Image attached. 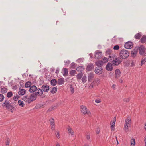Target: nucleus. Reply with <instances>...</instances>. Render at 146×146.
<instances>
[{
  "instance_id": "nucleus-35",
  "label": "nucleus",
  "mask_w": 146,
  "mask_h": 146,
  "mask_svg": "<svg viewBox=\"0 0 146 146\" xmlns=\"http://www.w3.org/2000/svg\"><path fill=\"white\" fill-rule=\"evenodd\" d=\"M141 37V34L140 33H139L135 36V38L137 39H139V38Z\"/></svg>"
},
{
  "instance_id": "nucleus-9",
  "label": "nucleus",
  "mask_w": 146,
  "mask_h": 146,
  "mask_svg": "<svg viewBox=\"0 0 146 146\" xmlns=\"http://www.w3.org/2000/svg\"><path fill=\"white\" fill-rule=\"evenodd\" d=\"M139 52L141 55H143L145 52V48L143 45H141L139 48Z\"/></svg>"
},
{
  "instance_id": "nucleus-28",
  "label": "nucleus",
  "mask_w": 146,
  "mask_h": 146,
  "mask_svg": "<svg viewBox=\"0 0 146 146\" xmlns=\"http://www.w3.org/2000/svg\"><path fill=\"white\" fill-rule=\"evenodd\" d=\"M18 103L19 105L21 107H23L24 106L25 104L23 101L19 100L18 102Z\"/></svg>"
},
{
  "instance_id": "nucleus-38",
  "label": "nucleus",
  "mask_w": 146,
  "mask_h": 146,
  "mask_svg": "<svg viewBox=\"0 0 146 146\" xmlns=\"http://www.w3.org/2000/svg\"><path fill=\"white\" fill-rule=\"evenodd\" d=\"M116 121V117H114V119L112 121H111L110 123V125H115V123Z\"/></svg>"
},
{
  "instance_id": "nucleus-57",
  "label": "nucleus",
  "mask_w": 146,
  "mask_h": 146,
  "mask_svg": "<svg viewBox=\"0 0 146 146\" xmlns=\"http://www.w3.org/2000/svg\"><path fill=\"white\" fill-rule=\"evenodd\" d=\"M75 65V63L74 62H72L71 64V66L72 67H74V66Z\"/></svg>"
},
{
  "instance_id": "nucleus-16",
  "label": "nucleus",
  "mask_w": 146,
  "mask_h": 146,
  "mask_svg": "<svg viewBox=\"0 0 146 146\" xmlns=\"http://www.w3.org/2000/svg\"><path fill=\"white\" fill-rule=\"evenodd\" d=\"M138 49L137 48H135V49L132 51L131 55L132 57H135L136 56L138 52Z\"/></svg>"
},
{
  "instance_id": "nucleus-25",
  "label": "nucleus",
  "mask_w": 146,
  "mask_h": 146,
  "mask_svg": "<svg viewBox=\"0 0 146 146\" xmlns=\"http://www.w3.org/2000/svg\"><path fill=\"white\" fill-rule=\"evenodd\" d=\"M57 90V88L56 87H54L51 90L50 92L52 94L55 93L56 92Z\"/></svg>"
},
{
  "instance_id": "nucleus-2",
  "label": "nucleus",
  "mask_w": 146,
  "mask_h": 146,
  "mask_svg": "<svg viewBox=\"0 0 146 146\" xmlns=\"http://www.w3.org/2000/svg\"><path fill=\"white\" fill-rule=\"evenodd\" d=\"M2 106L5 107L9 110L11 112H13L14 110H15V106L13 103H10L7 100H6L4 103L2 104Z\"/></svg>"
},
{
  "instance_id": "nucleus-64",
  "label": "nucleus",
  "mask_w": 146,
  "mask_h": 146,
  "mask_svg": "<svg viewBox=\"0 0 146 146\" xmlns=\"http://www.w3.org/2000/svg\"><path fill=\"white\" fill-rule=\"evenodd\" d=\"M129 98H128V99L127 100H125V101H126V102H128L129 101Z\"/></svg>"
},
{
  "instance_id": "nucleus-32",
  "label": "nucleus",
  "mask_w": 146,
  "mask_h": 146,
  "mask_svg": "<svg viewBox=\"0 0 146 146\" xmlns=\"http://www.w3.org/2000/svg\"><path fill=\"white\" fill-rule=\"evenodd\" d=\"M135 139H131V146H135Z\"/></svg>"
},
{
  "instance_id": "nucleus-50",
  "label": "nucleus",
  "mask_w": 146,
  "mask_h": 146,
  "mask_svg": "<svg viewBox=\"0 0 146 146\" xmlns=\"http://www.w3.org/2000/svg\"><path fill=\"white\" fill-rule=\"evenodd\" d=\"M9 141L8 140H6V146H9Z\"/></svg>"
},
{
  "instance_id": "nucleus-4",
  "label": "nucleus",
  "mask_w": 146,
  "mask_h": 146,
  "mask_svg": "<svg viewBox=\"0 0 146 146\" xmlns=\"http://www.w3.org/2000/svg\"><path fill=\"white\" fill-rule=\"evenodd\" d=\"M36 99V97L34 95H31L30 96L27 95L24 96L23 98V100L26 102L28 103H30L33 100Z\"/></svg>"
},
{
  "instance_id": "nucleus-49",
  "label": "nucleus",
  "mask_w": 146,
  "mask_h": 146,
  "mask_svg": "<svg viewBox=\"0 0 146 146\" xmlns=\"http://www.w3.org/2000/svg\"><path fill=\"white\" fill-rule=\"evenodd\" d=\"M145 62H146L144 60H143V59H142L141 61V66L144 64Z\"/></svg>"
},
{
  "instance_id": "nucleus-6",
  "label": "nucleus",
  "mask_w": 146,
  "mask_h": 146,
  "mask_svg": "<svg viewBox=\"0 0 146 146\" xmlns=\"http://www.w3.org/2000/svg\"><path fill=\"white\" fill-rule=\"evenodd\" d=\"M129 54V52L127 50H122L120 52L119 56L120 57L123 59L127 58Z\"/></svg>"
},
{
  "instance_id": "nucleus-62",
  "label": "nucleus",
  "mask_w": 146,
  "mask_h": 146,
  "mask_svg": "<svg viewBox=\"0 0 146 146\" xmlns=\"http://www.w3.org/2000/svg\"><path fill=\"white\" fill-rule=\"evenodd\" d=\"M144 128L145 129V130L146 131V123L145 124V125L144 126Z\"/></svg>"
},
{
  "instance_id": "nucleus-23",
  "label": "nucleus",
  "mask_w": 146,
  "mask_h": 146,
  "mask_svg": "<svg viewBox=\"0 0 146 146\" xmlns=\"http://www.w3.org/2000/svg\"><path fill=\"white\" fill-rule=\"evenodd\" d=\"M93 82H94V84H95L98 85L99 84L100 82V79L99 78H97L95 79Z\"/></svg>"
},
{
  "instance_id": "nucleus-7",
  "label": "nucleus",
  "mask_w": 146,
  "mask_h": 146,
  "mask_svg": "<svg viewBox=\"0 0 146 146\" xmlns=\"http://www.w3.org/2000/svg\"><path fill=\"white\" fill-rule=\"evenodd\" d=\"M81 112L84 114H87L89 116L91 115V113L88 111L87 108L84 106H81L80 107Z\"/></svg>"
},
{
  "instance_id": "nucleus-19",
  "label": "nucleus",
  "mask_w": 146,
  "mask_h": 146,
  "mask_svg": "<svg viewBox=\"0 0 146 146\" xmlns=\"http://www.w3.org/2000/svg\"><path fill=\"white\" fill-rule=\"evenodd\" d=\"M67 129L69 134L71 135L72 136H73L74 135V132L73 131L72 129L69 126Z\"/></svg>"
},
{
  "instance_id": "nucleus-31",
  "label": "nucleus",
  "mask_w": 146,
  "mask_h": 146,
  "mask_svg": "<svg viewBox=\"0 0 146 146\" xmlns=\"http://www.w3.org/2000/svg\"><path fill=\"white\" fill-rule=\"evenodd\" d=\"M83 76V74L82 73H80L78 74L77 76L76 77L78 79H80L82 78V76Z\"/></svg>"
},
{
  "instance_id": "nucleus-26",
  "label": "nucleus",
  "mask_w": 146,
  "mask_h": 146,
  "mask_svg": "<svg viewBox=\"0 0 146 146\" xmlns=\"http://www.w3.org/2000/svg\"><path fill=\"white\" fill-rule=\"evenodd\" d=\"M84 69L83 66H79L76 68V70L78 72H81Z\"/></svg>"
},
{
  "instance_id": "nucleus-59",
  "label": "nucleus",
  "mask_w": 146,
  "mask_h": 146,
  "mask_svg": "<svg viewBox=\"0 0 146 146\" xmlns=\"http://www.w3.org/2000/svg\"><path fill=\"white\" fill-rule=\"evenodd\" d=\"M144 142L145 143V146H146V136L144 137Z\"/></svg>"
},
{
  "instance_id": "nucleus-46",
  "label": "nucleus",
  "mask_w": 146,
  "mask_h": 146,
  "mask_svg": "<svg viewBox=\"0 0 146 146\" xmlns=\"http://www.w3.org/2000/svg\"><path fill=\"white\" fill-rule=\"evenodd\" d=\"M119 48V46L118 45H116L114 46L113 49L115 50H117Z\"/></svg>"
},
{
  "instance_id": "nucleus-12",
  "label": "nucleus",
  "mask_w": 146,
  "mask_h": 146,
  "mask_svg": "<svg viewBox=\"0 0 146 146\" xmlns=\"http://www.w3.org/2000/svg\"><path fill=\"white\" fill-rule=\"evenodd\" d=\"M102 53L101 52L98 51H96L95 55V58L98 59H100L102 57Z\"/></svg>"
},
{
  "instance_id": "nucleus-3",
  "label": "nucleus",
  "mask_w": 146,
  "mask_h": 146,
  "mask_svg": "<svg viewBox=\"0 0 146 146\" xmlns=\"http://www.w3.org/2000/svg\"><path fill=\"white\" fill-rule=\"evenodd\" d=\"M29 91L31 93H33L36 91L35 95L36 96H41L43 94L42 90L40 88L37 89L36 87L34 85L30 87Z\"/></svg>"
},
{
  "instance_id": "nucleus-55",
  "label": "nucleus",
  "mask_w": 146,
  "mask_h": 146,
  "mask_svg": "<svg viewBox=\"0 0 146 146\" xmlns=\"http://www.w3.org/2000/svg\"><path fill=\"white\" fill-rule=\"evenodd\" d=\"M96 133L98 134L100 132V130L98 128H97V130L96 131Z\"/></svg>"
},
{
  "instance_id": "nucleus-18",
  "label": "nucleus",
  "mask_w": 146,
  "mask_h": 146,
  "mask_svg": "<svg viewBox=\"0 0 146 146\" xmlns=\"http://www.w3.org/2000/svg\"><path fill=\"white\" fill-rule=\"evenodd\" d=\"M57 84L59 85H61L63 84L64 82V79L63 78H59L57 81Z\"/></svg>"
},
{
  "instance_id": "nucleus-42",
  "label": "nucleus",
  "mask_w": 146,
  "mask_h": 146,
  "mask_svg": "<svg viewBox=\"0 0 146 146\" xmlns=\"http://www.w3.org/2000/svg\"><path fill=\"white\" fill-rule=\"evenodd\" d=\"M70 90L71 92L73 94L74 92V88L72 87V85H70Z\"/></svg>"
},
{
  "instance_id": "nucleus-21",
  "label": "nucleus",
  "mask_w": 146,
  "mask_h": 146,
  "mask_svg": "<svg viewBox=\"0 0 146 146\" xmlns=\"http://www.w3.org/2000/svg\"><path fill=\"white\" fill-rule=\"evenodd\" d=\"M19 89L20 90L18 92V94L19 95H23L26 92L25 90L23 89H21L20 88H19Z\"/></svg>"
},
{
  "instance_id": "nucleus-39",
  "label": "nucleus",
  "mask_w": 146,
  "mask_h": 146,
  "mask_svg": "<svg viewBox=\"0 0 146 146\" xmlns=\"http://www.w3.org/2000/svg\"><path fill=\"white\" fill-rule=\"evenodd\" d=\"M49 121L50 123V125L54 124V121L53 118H51L49 119Z\"/></svg>"
},
{
  "instance_id": "nucleus-58",
  "label": "nucleus",
  "mask_w": 146,
  "mask_h": 146,
  "mask_svg": "<svg viewBox=\"0 0 146 146\" xmlns=\"http://www.w3.org/2000/svg\"><path fill=\"white\" fill-rule=\"evenodd\" d=\"M119 82L120 83H122L123 82V80L122 78H121L119 80Z\"/></svg>"
},
{
  "instance_id": "nucleus-22",
  "label": "nucleus",
  "mask_w": 146,
  "mask_h": 146,
  "mask_svg": "<svg viewBox=\"0 0 146 146\" xmlns=\"http://www.w3.org/2000/svg\"><path fill=\"white\" fill-rule=\"evenodd\" d=\"M50 83L51 85L54 86L57 83V82L55 79H53L51 80Z\"/></svg>"
},
{
  "instance_id": "nucleus-33",
  "label": "nucleus",
  "mask_w": 146,
  "mask_h": 146,
  "mask_svg": "<svg viewBox=\"0 0 146 146\" xmlns=\"http://www.w3.org/2000/svg\"><path fill=\"white\" fill-rule=\"evenodd\" d=\"M60 132L59 131H55V133L56 135V137L58 139H59L60 137Z\"/></svg>"
},
{
  "instance_id": "nucleus-53",
  "label": "nucleus",
  "mask_w": 146,
  "mask_h": 146,
  "mask_svg": "<svg viewBox=\"0 0 146 146\" xmlns=\"http://www.w3.org/2000/svg\"><path fill=\"white\" fill-rule=\"evenodd\" d=\"M64 62H65V65H66L67 64H68L70 62L69 60H68L66 61V62H65V61Z\"/></svg>"
},
{
  "instance_id": "nucleus-36",
  "label": "nucleus",
  "mask_w": 146,
  "mask_h": 146,
  "mask_svg": "<svg viewBox=\"0 0 146 146\" xmlns=\"http://www.w3.org/2000/svg\"><path fill=\"white\" fill-rule=\"evenodd\" d=\"M13 94L12 92L10 91L8 92L7 94V96L8 98H10L12 96Z\"/></svg>"
},
{
  "instance_id": "nucleus-10",
  "label": "nucleus",
  "mask_w": 146,
  "mask_h": 146,
  "mask_svg": "<svg viewBox=\"0 0 146 146\" xmlns=\"http://www.w3.org/2000/svg\"><path fill=\"white\" fill-rule=\"evenodd\" d=\"M124 47L126 49H131L133 47V43L130 41L127 42L125 44Z\"/></svg>"
},
{
  "instance_id": "nucleus-51",
  "label": "nucleus",
  "mask_w": 146,
  "mask_h": 146,
  "mask_svg": "<svg viewBox=\"0 0 146 146\" xmlns=\"http://www.w3.org/2000/svg\"><path fill=\"white\" fill-rule=\"evenodd\" d=\"M103 60L104 61V63L108 61V59L106 58V57H104L103 58Z\"/></svg>"
},
{
  "instance_id": "nucleus-24",
  "label": "nucleus",
  "mask_w": 146,
  "mask_h": 146,
  "mask_svg": "<svg viewBox=\"0 0 146 146\" xmlns=\"http://www.w3.org/2000/svg\"><path fill=\"white\" fill-rule=\"evenodd\" d=\"M31 85V83L30 82H27L25 84V87L26 88L30 87Z\"/></svg>"
},
{
  "instance_id": "nucleus-8",
  "label": "nucleus",
  "mask_w": 146,
  "mask_h": 146,
  "mask_svg": "<svg viewBox=\"0 0 146 146\" xmlns=\"http://www.w3.org/2000/svg\"><path fill=\"white\" fill-rule=\"evenodd\" d=\"M102 67H97L95 68L94 72L96 74L99 75L102 73Z\"/></svg>"
},
{
  "instance_id": "nucleus-44",
  "label": "nucleus",
  "mask_w": 146,
  "mask_h": 146,
  "mask_svg": "<svg viewBox=\"0 0 146 146\" xmlns=\"http://www.w3.org/2000/svg\"><path fill=\"white\" fill-rule=\"evenodd\" d=\"M135 62L134 60H133L131 62V66L132 67H133L135 66Z\"/></svg>"
},
{
  "instance_id": "nucleus-40",
  "label": "nucleus",
  "mask_w": 146,
  "mask_h": 146,
  "mask_svg": "<svg viewBox=\"0 0 146 146\" xmlns=\"http://www.w3.org/2000/svg\"><path fill=\"white\" fill-rule=\"evenodd\" d=\"M51 129L52 130H54L55 129V124L50 125Z\"/></svg>"
},
{
  "instance_id": "nucleus-63",
  "label": "nucleus",
  "mask_w": 146,
  "mask_h": 146,
  "mask_svg": "<svg viewBox=\"0 0 146 146\" xmlns=\"http://www.w3.org/2000/svg\"><path fill=\"white\" fill-rule=\"evenodd\" d=\"M56 146H60L59 143H56Z\"/></svg>"
},
{
  "instance_id": "nucleus-37",
  "label": "nucleus",
  "mask_w": 146,
  "mask_h": 146,
  "mask_svg": "<svg viewBox=\"0 0 146 146\" xmlns=\"http://www.w3.org/2000/svg\"><path fill=\"white\" fill-rule=\"evenodd\" d=\"M76 71L75 70H72L70 72V74L72 76H74L75 74Z\"/></svg>"
},
{
  "instance_id": "nucleus-27",
  "label": "nucleus",
  "mask_w": 146,
  "mask_h": 146,
  "mask_svg": "<svg viewBox=\"0 0 146 146\" xmlns=\"http://www.w3.org/2000/svg\"><path fill=\"white\" fill-rule=\"evenodd\" d=\"M1 92L3 94H5L7 92V89L5 87H3L1 88Z\"/></svg>"
},
{
  "instance_id": "nucleus-47",
  "label": "nucleus",
  "mask_w": 146,
  "mask_h": 146,
  "mask_svg": "<svg viewBox=\"0 0 146 146\" xmlns=\"http://www.w3.org/2000/svg\"><path fill=\"white\" fill-rule=\"evenodd\" d=\"M95 102L96 103H100L101 102V100L100 99H97L95 100Z\"/></svg>"
},
{
  "instance_id": "nucleus-34",
  "label": "nucleus",
  "mask_w": 146,
  "mask_h": 146,
  "mask_svg": "<svg viewBox=\"0 0 146 146\" xmlns=\"http://www.w3.org/2000/svg\"><path fill=\"white\" fill-rule=\"evenodd\" d=\"M64 73L63 74L64 76L67 75L68 74V70L66 68H64Z\"/></svg>"
},
{
  "instance_id": "nucleus-43",
  "label": "nucleus",
  "mask_w": 146,
  "mask_h": 146,
  "mask_svg": "<svg viewBox=\"0 0 146 146\" xmlns=\"http://www.w3.org/2000/svg\"><path fill=\"white\" fill-rule=\"evenodd\" d=\"M19 98V96L18 95H17L13 97V99L14 100H17Z\"/></svg>"
},
{
  "instance_id": "nucleus-30",
  "label": "nucleus",
  "mask_w": 146,
  "mask_h": 146,
  "mask_svg": "<svg viewBox=\"0 0 146 146\" xmlns=\"http://www.w3.org/2000/svg\"><path fill=\"white\" fill-rule=\"evenodd\" d=\"M82 82L84 84L85 83L86 81V75L85 76L84 75L83 76V77L82 78Z\"/></svg>"
},
{
  "instance_id": "nucleus-14",
  "label": "nucleus",
  "mask_w": 146,
  "mask_h": 146,
  "mask_svg": "<svg viewBox=\"0 0 146 146\" xmlns=\"http://www.w3.org/2000/svg\"><path fill=\"white\" fill-rule=\"evenodd\" d=\"M42 91L44 92H48L49 89V86L47 85H43L41 87Z\"/></svg>"
},
{
  "instance_id": "nucleus-29",
  "label": "nucleus",
  "mask_w": 146,
  "mask_h": 146,
  "mask_svg": "<svg viewBox=\"0 0 146 146\" xmlns=\"http://www.w3.org/2000/svg\"><path fill=\"white\" fill-rule=\"evenodd\" d=\"M141 41L142 43H143L146 42V36H143L141 39Z\"/></svg>"
},
{
  "instance_id": "nucleus-45",
  "label": "nucleus",
  "mask_w": 146,
  "mask_h": 146,
  "mask_svg": "<svg viewBox=\"0 0 146 146\" xmlns=\"http://www.w3.org/2000/svg\"><path fill=\"white\" fill-rule=\"evenodd\" d=\"M83 58H80L78 59L77 60L76 62H78L81 63L83 62Z\"/></svg>"
},
{
  "instance_id": "nucleus-5",
  "label": "nucleus",
  "mask_w": 146,
  "mask_h": 146,
  "mask_svg": "<svg viewBox=\"0 0 146 146\" xmlns=\"http://www.w3.org/2000/svg\"><path fill=\"white\" fill-rule=\"evenodd\" d=\"M131 119L129 117H127L125 120V123L124 125V129L125 132L129 131V128L131 127Z\"/></svg>"
},
{
  "instance_id": "nucleus-15",
  "label": "nucleus",
  "mask_w": 146,
  "mask_h": 146,
  "mask_svg": "<svg viewBox=\"0 0 146 146\" xmlns=\"http://www.w3.org/2000/svg\"><path fill=\"white\" fill-rule=\"evenodd\" d=\"M94 66L91 63L87 65L86 69L87 71H90L93 69Z\"/></svg>"
},
{
  "instance_id": "nucleus-61",
  "label": "nucleus",
  "mask_w": 146,
  "mask_h": 146,
  "mask_svg": "<svg viewBox=\"0 0 146 146\" xmlns=\"http://www.w3.org/2000/svg\"><path fill=\"white\" fill-rule=\"evenodd\" d=\"M116 141H117V144H119V142H118V141L117 140V137L116 136Z\"/></svg>"
},
{
  "instance_id": "nucleus-20",
  "label": "nucleus",
  "mask_w": 146,
  "mask_h": 146,
  "mask_svg": "<svg viewBox=\"0 0 146 146\" xmlns=\"http://www.w3.org/2000/svg\"><path fill=\"white\" fill-rule=\"evenodd\" d=\"M104 62L102 61H98L95 62V64L97 67H102Z\"/></svg>"
},
{
  "instance_id": "nucleus-48",
  "label": "nucleus",
  "mask_w": 146,
  "mask_h": 146,
  "mask_svg": "<svg viewBox=\"0 0 146 146\" xmlns=\"http://www.w3.org/2000/svg\"><path fill=\"white\" fill-rule=\"evenodd\" d=\"M94 84V82H93L91 83L90 86H89L90 88H92L93 87Z\"/></svg>"
},
{
  "instance_id": "nucleus-1",
  "label": "nucleus",
  "mask_w": 146,
  "mask_h": 146,
  "mask_svg": "<svg viewBox=\"0 0 146 146\" xmlns=\"http://www.w3.org/2000/svg\"><path fill=\"white\" fill-rule=\"evenodd\" d=\"M109 60L111 62L112 65L114 66H118L122 62V61L120 58L115 56L113 55L110 56Z\"/></svg>"
},
{
  "instance_id": "nucleus-41",
  "label": "nucleus",
  "mask_w": 146,
  "mask_h": 146,
  "mask_svg": "<svg viewBox=\"0 0 146 146\" xmlns=\"http://www.w3.org/2000/svg\"><path fill=\"white\" fill-rule=\"evenodd\" d=\"M4 97L2 94H0V102L3 101L4 99Z\"/></svg>"
},
{
  "instance_id": "nucleus-52",
  "label": "nucleus",
  "mask_w": 146,
  "mask_h": 146,
  "mask_svg": "<svg viewBox=\"0 0 146 146\" xmlns=\"http://www.w3.org/2000/svg\"><path fill=\"white\" fill-rule=\"evenodd\" d=\"M86 139L88 140H89L90 139V135H89L86 134Z\"/></svg>"
},
{
  "instance_id": "nucleus-60",
  "label": "nucleus",
  "mask_w": 146,
  "mask_h": 146,
  "mask_svg": "<svg viewBox=\"0 0 146 146\" xmlns=\"http://www.w3.org/2000/svg\"><path fill=\"white\" fill-rule=\"evenodd\" d=\"M115 85H113L112 86V88L113 89H115Z\"/></svg>"
},
{
  "instance_id": "nucleus-17",
  "label": "nucleus",
  "mask_w": 146,
  "mask_h": 146,
  "mask_svg": "<svg viewBox=\"0 0 146 146\" xmlns=\"http://www.w3.org/2000/svg\"><path fill=\"white\" fill-rule=\"evenodd\" d=\"M115 78L117 79L121 75V72L119 70L116 69L115 71Z\"/></svg>"
},
{
  "instance_id": "nucleus-11",
  "label": "nucleus",
  "mask_w": 146,
  "mask_h": 146,
  "mask_svg": "<svg viewBox=\"0 0 146 146\" xmlns=\"http://www.w3.org/2000/svg\"><path fill=\"white\" fill-rule=\"evenodd\" d=\"M112 65L111 63H108L106 67V69L108 71H112L113 69Z\"/></svg>"
},
{
  "instance_id": "nucleus-54",
  "label": "nucleus",
  "mask_w": 146,
  "mask_h": 146,
  "mask_svg": "<svg viewBox=\"0 0 146 146\" xmlns=\"http://www.w3.org/2000/svg\"><path fill=\"white\" fill-rule=\"evenodd\" d=\"M115 127V125H111V128L112 131H113L114 130Z\"/></svg>"
},
{
  "instance_id": "nucleus-13",
  "label": "nucleus",
  "mask_w": 146,
  "mask_h": 146,
  "mask_svg": "<svg viewBox=\"0 0 146 146\" xmlns=\"http://www.w3.org/2000/svg\"><path fill=\"white\" fill-rule=\"evenodd\" d=\"M94 74L92 72L88 74V79L89 82H91L92 81L94 77Z\"/></svg>"
},
{
  "instance_id": "nucleus-56",
  "label": "nucleus",
  "mask_w": 146,
  "mask_h": 146,
  "mask_svg": "<svg viewBox=\"0 0 146 146\" xmlns=\"http://www.w3.org/2000/svg\"><path fill=\"white\" fill-rule=\"evenodd\" d=\"M59 69L58 68H57V69H56V71L55 73L56 74H58L59 73Z\"/></svg>"
}]
</instances>
